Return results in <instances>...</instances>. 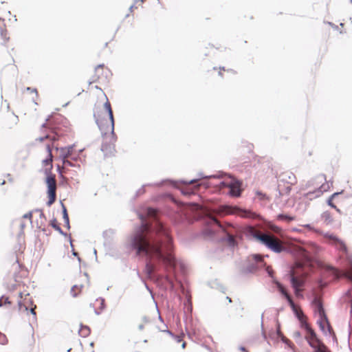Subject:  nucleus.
<instances>
[{"label":"nucleus","mask_w":352,"mask_h":352,"mask_svg":"<svg viewBox=\"0 0 352 352\" xmlns=\"http://www.w3.org/2000/svg\"><path fill=\"white\" fill-rule=\"evenodd\" d=\"M83 151V149H80L78 151V153L76 155H74V156L72 157V160H74L75 162H77L78 160H80L79 155Z\"/></svg>","instance_id":"38"},{"label":"nucleus","mask_w":352,"mask_h":352,"mask_svg":"<svg viewBox=\"0 0 352 352\" xmlns=\"http://www.w3.org/2000/svg\"><path fill=\"white\" fill-rule=\"evenodd\" d=\"M94 117L102 135L111 132L109 142H104L101 146V151L105 156H111L114 154L115 142L116 137L114 133V119L111 104L107 100L104 104L103 109H97L94 113Z\"/></svg>","instance_id":"2"},{"label":"nucleus","mask_w":352,"mask_h":352,"mask_svg":"<svg viewBox=\"0 0 352 352\" xmlns=\"http://www.w3.org/2000/svg\"><path fill=\"white\" fill-rule=\"evenodd\" d=\"M302 250L306 261H310L311 257L318 254L320 250V248L316 243L309 242L302 249Z\"/></svg>","instance_id":"7"},{"label":"nucleus","mask_w":352,"mask_h":352,"mask_svg":"<svg viewBox=\"0 0 352 352\" xmlns=\"http://www.w3.org/2000/svg\"><path fill=\"white\" fill-rule=\"evenodd\" d=\"M18 305H19V309H21L22 308V303H21V301L19 302Z\"/></svg>","instance_id":"62"},{"label":"nucleus","mask_w":352,"mask_h":352,"mask_svg":"<svg viewBox=\"0 0 352 352\" xmlns=\"http://www.w3.org/2000/svg\"><path fill=\"white\" fill-rule=\"evenodd\" d=\"M78 333L81 337L86 338L90 333V329L87 326H83L81 324Z\"/></svg>","instance_id":"21"},{"label":"nucleus","mask_w":352,"mask_h":352,"mask_svg":"<svg viewBox=\"0 0 352 352\" xmlns=\"http://www.w3.org/2000/svg\"><path fill=\"white\" fill-rule=\"evenodd\" d=\"M323 236L329 240V244L333 245V243H336V241L339 239L336 235L330 233V232H324L322 234Z\"/></svg>","instance_id":"19"},{"label":"nucleus","mask_w":352,"mask_h":352,"mask_svg":"<svg viewBox=\"0 0 352 352\" xmlns=\"http://www.w3.org/2000/svg\"><path fill=\"white\" fill-rule=\"evenodd\" d=\"M46 184L47 186L48 201L47 205L50 206L56 200V182L55 176L52 173L46 174Z\"/></svg>","instance_id":"5"},{"label":"nucleus","mask_w":352,"mask_h":352,"mask_svg":"<svg viewBox=\"0 0 352 352\" xmlns=\"http://www.w3.org/2000/svg\"><path fill=\"white\" fill-rule=\"evenodd\" d=\"M282 340L285 344H287L289 346H291V342L288 339L283 338Z\"/></svg>","instance_id":"47"},{"label":"nucleus","mask_w":352,"mask_h":352,"mask_svg":"<svg viewBox=\"0 0 352 352\" xmlns=\"http://www.w3.org/2000/svg\"><path fill=\"white\" fill-rule=\"evenodd\" d=\"M12 269L14 270V273L16 272V271H19V270L20 269L21 267V265L19 264V261L18 259H16L15 262L13 263L12 265Z\"/></svg>","instance_id":"36"},{"label":"nucleus","mask_w":352,"mask_h":352,"mask_svg":"<svg viewBox=\"0 0 352 352\" xmlns=\"http://www.w3.org/2000/svg\"><path fill=\"white\" fill-rule=\"evenodd\" d=\"M277 219L280 221H285L289 222L293 221L294 217L287 214H280L277 216Z\"/></svg>","instance_id":"23"},{"label":"nucleus","mask_w":352,"mask_h":352,"mask_svg":"<svg viewBox=\"0 0 352 352\" xmlns=\"http://www.w3.org/2000/svg\"><path fill=\"white\" fill-rule=\"evenodd\" d=\"M26 89H27V91H30L32 93H35L36 95L38 94L36 89L31 88V87H27Z\"/></svg>","instance_id":"46"},{"label":"nucleus","mask_w":352,"mask_h":352,"mask_svg":"<svg viewBox=\"0 0 352 352\" xmlns=\"http://www.w3.org/2000/svg\"><path fill=\"white\" fill-rule=\"evenodd\" d=\"M280 177L283 182H285L291 185L296 183V177L292 173L287 172L283 173Z\"/></svg>","instance_id":"13"},{"label":"nucleus","mask_w":352,"mask_h":352,"mask_svg":"<svg viewBox=\"0 0 352 352\" xmlns=\"http://www.w3.org/2000/svg\"><path fill=\"white\" fill-rule=\"evenodd\" d=\"M50 225L52 228H54L56 231H58L60 234L63 235V236H66L67 234L65 233L63 230L61 229V228L58 225L57 223V221H56V219L55 218H54L53 219L51 220L50 221Z\"/></svg>","instance_id":"22"},{"label":"nucleus","mask_w":352,"mask_h":352,"mask_svg":"<svg viewBox=\"0 0 352 352\" xmlns=\"http://www.w3.org/2000/svg\"><path fill=\"white\" fill-rule=\"evenodd\" d=\"M279 292L287 298V296H290L284 289L283 286L278 281H275Z\"/></svg>","instance_id":"26"},{"label":"nucleus","mask_w":352,"mask_h":352,"mask_svg":"<svg viewBox=\"0 0 352 352\" xmlns=\"http://www.w3.org/2000/svg\"><path fill=\"white\" fill-rule=\"evenodd\" d=\"M307 333H309V337L307 338V340H314L316 342H318V338L315 331L311 328L308 329Z\"/></svg>","instance_id":"25"},{"label":"nucleus","mask_w":352,"mask_h":352,"mask_svg":"<svg viewBox=\"0 0 352 352\" xmlns=\"http://www.w3.org/2000/svg\"><path fill=\"white\" fill-rule=\"evenodd\" d=\"M75 147V144H72L65 147H56V150L60 151L59 159L62 161V163L64 166H67L70 167H74L79 169L80 168V164L79 163H73L71 160H68V157H71L74 156L73 155L74 149Z\"/></svg>","instance_id":"4"},{"label":"nucleus","mask_w":352,"mask_h":352,"mask_svg":"<svg viewBox=\"0 0 352 352\" xmlns=\"http://www.w3.org/2000/svg\"><path fill=\"white\" fill-rule=\"evenodd\" d=\"M35 211H39V214H39V217H40L41 219H45V214H44V213H43L42 210H41V209H35Z\"/></svg>","instance_id":"42"},{"label":"nucleus","mask_w":352,"mask_h":352,"mask_svg":"<svg viewBox=\"0 0 352 352\" xmlns=\"http://www.w3.org/2000/svg\"><path fill=\"white\" fill-rule=\"evenodd\" d=\"M221 175H208V176H206L204 175L203 173H199V178L197 179H192L190 181H188V182H183L184 183H186V184H194L196 182H197L198 180H199L200 179H202V178H206V179H209V178H220L221 177Z\"/></svg>","instance_id":"15"},{"label":"nucleus","mask_w":352,"mask_h":352,"mask_svg":"<svg viewBox=\"0 0 352 352\" xmlns=\"http://www.w3.org/2000/svg\"><path fill=\"white\" fill-rule=\"evenodd\" d=\"M152 184H145V185H143L142 186V188H140V189H138L137 191H136V196H139L140 195H142L145 192V190H144V188L145 186H151Z\"/></svg>","instance_id":"34"},{"label":"nucleus","mask_w":352,"mask_h":352,"mask_svg":"<svg viewBox=\"0 0 352 352\" xmlns=\"http://www.w3.org/2000/svg\"><path fill=\"white\" fill-rule=\"evenodd\" d=\"M103 67H104V65H103V64H100V65H98L96 67V69H95V72H96V76H95V77H94V79L93 80V81H96L97 79L100 78V76H99V74H98V72H99L100 69H102Z\"/></svg>","instance_id":"29"},{"label":"nucleus","mask_w":352,"mask_h":352,"mask_svg":"<svg viewBox=\"0 0 352 352\" xmlns=\"http://www.w3.org/2000/svg\"><path fill=\"white\" fill-rule=\"evenodd\" d=\"M220 187H228L229 194L232 197H239L241 195L240 182L232 179L230 182L223 181L219 184Z\"/></svg>","instance_id":"6"},{"label":"nucleus","mask_w":352,"mask_h":352,"mask_svg":"<svg viewBox=\"0 0 352 352\" xmlns=\"http://www.w3.org/2000/svg\"><path fill=\"white\" fill-rule=\"evenodd\" d=\"M0 34L1 37L5 39V41L7 42L9 39V38H7L6 34H4V30L2 28H0Z\"/></svg>","instance_id":"41"},{"label":"nucleus","mask_w":352,"mask_h":352,"mask_svg":"<svg viewBox=\"0 0 352 352\" xmlns=\"http://www.w3.org/2000/svg\"><path fill=\"white\" fill-rule=\"evenodd\" d=\"M77 287H78L77 285H74V286L72 287V289H71L70 292H71V294H72V296L73 297H76V296H77V294H76V293L74 292V289H75V288H76Z\"/></svg>","instance_id":"44"},{"label":"nucleus","mask_w":352,"mask_h":352,"mask_svg":"<svg viewBox=\"0 0 352 352\" xmlns=\"http://www.w3.org/2000/svg\"><path fill=\"white\" fill-rule=\"evenodd\" d=\"M253 258L255 261V262H256V263H260V262L263 261L262 256L258 255V254H254L253 255Z\"/></svg>","instance_id":"39"},{"label":"nucleus","mask_w":352,"mask_h":352,"mask_svg":"<svg viewBox=\"0 0 352 352\" xmlns=\"http://www.w3.org/2000/svg\"><path fill=\"white\" fill-rule=\"evenodd\" d=\"M338 250L343 252L346 253L347 252V248L345 245L344 242L341 239H338L336 243H333V245Z\"/></svg>","instance_id":"16"},{"label":"nucleus","mask_w":352,"mask_h":352,"mask_svg":"<svg viewBox=\"0 0 352 352\" xmlns=\"http://www.w3.org/2000/svg\"><path fill=\"white\" fill-rule=\"evenodd\" d=\"M234 240V238L232 236H229V241H233Z\"/></svg>","instance_id":"63"},{"label":"nucleus","mask_w":352,"mask_h":352,"mask_svg":"<svg viewBox=\"0 0 352 352\" xmlns=\"http://www.w3.org/2000/svg\"><path fill=\"white\" fill-rule=\"evenodd\" d=\"M307 342L310 346L315 349V352H326L324 351V346L320 343L318 339L317 342L314 339L308 340Z\"/></svg>","instance_id":"12"},{"label":"nucleus","mask_w":352,"mask_h":352,"mask_svg":"<svg viewBox=\"0 0 352 352\" xmlns=\"http://www.w3.org/2000/svg\"><path fill=\"white\" fill-rule=\"evenodd\" d=\"M338 212L341 213V211L339 208L336 207V208H334Z\"/></svg>","instance_id":"64"},{"label":"nucleus","mask_w":352,"mask_h":352,"mask_svg":"<svg viewBox=\"0 0 352 352\" xmlns=\"http://www.w3.org/2000/svg\"><path fill=\"white\" fill-rule=\"evenodd\" d=\"M52 116H48V117L46 118L45 122L42 124V127H45L47 122L50 120Z\"/></svg>","instance_id":"50"},{"label":"nucleus","mask_w":352,"mask_h":352,"mask_svg":"<svg viewBox=\"0 0 352 352\" xmlns=\"http://www.w3.org/2000/svg\"><path fill=\"white\" fill-rule=\"evenodd\" d=\"M141 226L126 239L125 247L129 251H135L137 256L146 258L144 271L148 277L163 268L166 272H174L177 261L174 253L172 237L167 228L158 220L149 225L139 214Z\"/></svg>","instance_id":"1"},{"label":"nucleus","mask_w":352,"mask_h":352,"mask_svg":"<svg viewBox=\"0 0 352 352\" xmlns=\"http://www.w3.org/2000/svg\"><path fill=\"white\" fill-rule=\"evenodd\" d=\"M3 304H10V302L8 300V298L4 297V299L3 300Z\"/></svg>","instance_id":"52"},{"label":"nucleus","mask_w":352,"mask_h":352,"mask_svg":"<svg viewBox=\"0 0 352 352\" xmlns=\"http://www.w3.org/2000/svg\"><path fill=\"white\" fill-rule=\"evenodd\" d=\"M240 350L242 351H245V348L243 347V346H241L240 348Z\"/></svg>","instance_id":"61"},{"label":"nucleus","mask_w":352,"mask_h":352,"mask_svg":"<svg viewBox=\"0 0 352 352\" xmlns=\"http://www.w3.org/2000/svg\"><path fill=\"white\" fill-rule=\"evenodd\" d=\"M252 235L261 244L275 253H280L285 250L280 240L272 234L256 232Z\"/></svg>","instance_id":"3"},{"label":"nucleus","mask_w":352,"mask_h":352,"mask_svg":"<svg viewBox=\"0 0 352 352\" xmlns=\"http://www.w3.org/2000/svg\"><path fill=\"white\" fill-rule=\"evenodd\" d=\"M305 228L310 230H314V227L311 225V224H305L303 226Z\"/></svg>","instance_id":"49"},{"label":"nucleus","mask_w":352,"mask_h":352,"mask_svg":"<svg viewBox=\"0 0 352 352\" xmlns=\"http://www.w3.org/2000/svg\"><path fill=\"white\" fill-rule=\"evenodd\" d=\"M146 213H147L148 216H149L151 217H155L156 216L157 212L154 208H148L146 209Z\"/></svg>","instance_id":"31"},{"label":"nucleus","mask_w":352,"mask_h":352,"mask_svg":"<svg viewBox=\"0 0 352 352\" xmlns=\"http://www.w3.org/2000/svg\"><path fill=\"white\" fill-rule=\"evenodd\" d=\"M3 299H4V296H2L1 298H0V307L3 306Z\"/></svg>","instance_id":"56"},{"label":"nucleus","mask_w":352,"mask_h":352,"mask_svg":"<svg viewBox=\"0 0 352 352\" xmlns=\"http://www.w3.org/2000/svg\"><path fill=\"white\" fill-rule=\"evenodd\" d=\"M267 273L270 277H273V271L272 269H270L269 267H267L266 268Z\"/></svg>","instance_id":"45"},{"label":"nucleus","mask_w":352,"mask_h":352,"mask_svg":"<svg viewBox=\"0 0 352 352\" xmlns=\"http://www.w3.org/2000/svg\"><path fill=\"white\" fill-rule=\"evenodd\" d=\"M312 304L315 306L314 311L315 314H318V318L320 317L325 319V316L327 315L324 312L322 302L318 298H314Z\"/></svg>","instance_id":"10"},{"label":"nucleus","mask_w":352,"mask_h":352,"mask_svg":"<svg viewBox=\"0 0 352 352\" xmlns=\"http://www.w3.org/2000/svg\"><path fill=\"white\" fill-rule=\"evenodd\" d=\"M287 300L290 305V307L292 308L293 311H295L296 309L295 304L294 301L292 300L291 296H287Z\"/></svg>","instance_id":"37"},{"label":"nucleus","mask_w":352,"mask_h":352,"mask_svg":"<svg viewBox=\"0 0 352 352\" xmlns=\"http://www.w3.org/2000/svg\"><path fill=\"white\" fill-rule=\"evenodd\" d=\"M165 327H163V329H160V331H162V332H166L167 333V326L166 324H164Z\"/></svg>","instance_id":"54"},{"label":"nucleus","mask_w":352,"mask_h":352,"mask_svg":"<svg viewBox=\"0 0 352 352\" xmlns=\"http://www.w3.org/2000/svg\"><path fill=\"white\" fill-rule=\"evenodd\" d=\"M295 314H296V316L297 317V318L298 319L299 321H302V319L304 318V314L301 311H298L297 309H296L295 311H294Z\"/></svg>","instance_id":"33"},{"label":"nucleus","mask_w":352,"mask_h":352,"mask_svg":"<svg viewBox=\"0 0 352 352\" xmlns=\"http://www.w3.org/2000/svg\"><path fill=\"white\" fill-rule=\"evenodd\" d=\"M338 250L343 252L346 253L347 252V248L345 245L344 242L341 239H338L336 243H333V245Z\"/></svg>","instance_id":"17"},{"label":"nucleus","mask_w":352,"mask_h":352,"mask_svg":"<svg viewBox=\"0 0 352 352\" xmlns=\"http://www.w3.org/2000/svg\"><path fill=\"white\" fill-rule=\"evenodd\" d=\"M46 148H47V151L48 152V157L47 159L43 160V164L44 165H50V168H46L45 170V174H49V173H51V170L52 168L53 156L52 154L51 147L49 144L47 145Z\"/></svg>","instance_id":"11"},{"label":"nucleus","mask_w":352,"mask_h":352,"mask_svg":"<svg viewBox=\"0 0 352 352\" xmlns=\"http://www.w3.org/2000/svg\"><path fill=\"white\" fill-rule=\"evenodd\" d=\"M226 213H231V210L229 207H226Z\"/></svg>","instance_id":"60"},{"label":"nucleus","mask_w":352,"mask_h":352,"mask_svg":"<svg viewBox=\"0 0 352 352\" xmlns=\"http://www.w3.org/2000/svg\"><path fill=\"white\" fill-rule=\"evenodd\" d=\"M165 327H163V329H160V331H162V332H166L167 333V326L166 324H164Z\"/></svg>","instance_id":"55"},{"label":"nucleus","mask_w":352,"mask_h":352,"mask_svg":"<svg viewBox=\"0 0 352 352\" xmlns=\"http://www.w3.org/2000/svg\"><path fill=\"white\" fill-rule=\"evenodd\" d=\"M143 320H144V322H146V323H147V322H149V319H148L147 317H146V316H144V317L143 318Z\"/></svg>","instance_id":"58"},{"label":"nucleus","mask_w":352,"mask_h":352,"mask_svg":"<svg viewBox=\"0 0 352 352\" xmlns=\"http://www.w3.org/2000/svg\"><path fill=\"white\" fill-rule=\"evenodd\" d=\"M317 324L319 326L320 331L324 334L327 335L331 333V327L328 321V318L327 316H325V319L323 318L319 317L316 322Z\"/></svg>","instance_id":"8"},{"label":"nucleus","mask_w":352,"mask_h":352,"mask_svg":"<svg viewBox=\"0 0 352 352\" xmlns=\"http://www.w3.org/2000/svg\"><path fill=\"white\" fill-rule=\"evenodd\" d=\"M300 325H301V327L305 329V330L307 331L308 329H310L311 327H309V325L308 324V323L303 319H302V321H300Z\"/></svg>","instance_id":"35"},{"label":"nucleus","mask_w":352,"mask_h":352,"mask_svg":"<svg viewBox=\"0 0 352 352\" xmlns=\"http://www.w3.org/2000/svg\"><path fill=\"white\" fill-rule=\"evenodd\" d=\"M339 194V192H335L333 193L330 197L329 199H328L327 201V204L329 206H331V208H336V206L334 205L332 202V199L334 197H336V195H338Z\"/></svg>","instance_id":"30"},{"label":"nucleus","mask_w":352,"mask_h":352,"mask_svg":"<svg viewBox=\"0 0 352 352\" xmlns=\"http://www.w3.org/2000/svg\"><path fill=\"white\" fill-rule=\"evenodd\" d=\"M290 282L292 286L294 289L295 294L298 296L300 294V287L302 286L304 281L302 278H298L294 275V274H291Z\"/></svg>","instance_id":"9"},{"label":"nucleus","mask_w":352,"mask_h":352,"mask_svg":"<svg viewBox=\"0 0 352 352\" xmlns=\"http://www.w3.org/2000/svg\"><path fill=\"white\" fill-rule=\"evenodd\" d=\"M30 312L34 317L36 316V312L34 309H30Z\"/></svg>","instance_id":"57"},{"label":"nucleus","mask_w":352,"mask_h":352,"mask_svg":"<svg viewBox=\"0 0 352 352\" xmlns=\"http://www.w3.org/2000/svg\"><path fill=\"white\" fill-rule=\"evenodd\" d=\"M8 341L6 335L0 332V344L5 345L8 343Z\"/></svg>","instance_id":"32"},{"label":"nucleus","mask_w":352,"mask_h":352,"mask_svg":"<svg viewBox=\"0 0 352 352\" xmlns=\"http://www.w3.org/2000/svg\"><path fill=\"white\" fill-rule=\"evenodd\" d=\"M62 208H63V219L64 220L65 226L67 227V229H69L70 225H69V216H68V214L67 212V209L63 204H62Z\"/></svg>","instance_id":"20"},{"label":"nucleus","mask_w":352,"mask_h":352,"mask_svg":"<svg viewBox=\"0 0 352 352\" xmlns=\"http://www.w3.org/2000/svg\"><path fill=\"white\" fill-rule=\"evenodd\" d=\"M49 138V135H45V137H41V138H39V140L41 142H43L44 140L47 139Z\"/></svg>","instance_id":"53"},{"label":"nucleus","mask_w":352,"mask_h":352,"mask_svg":"<svg viewBox=\"0 0 352 352\" xmlns=\"http://www.w3.org/2000/svg\"><path fill=\"white\" fill-rule=\"evenodd\" d=\"M329 188V184H322L320 186V188L315 192L316 193V196H320L323 192H325Z\"/></svg>","instance_id":"24"},{"label":"nucleus","mask_w":352,"mask_h":352,"mask_svg":"<svg viewBox=\"0 0 352 352\" xmlns=\"http://www.w3.org/2000/svg\"><path fill=\"white\" fill-rule=\"evenodd\" d=\"M167 333L169 334L177 342H180L182 340V336L174 335L170 331L167 330Z\"/></svg>","instance_id":"28"},{"label":"nucleus","mask_w":352,"mask_h":352,"mask_svg":"<svg viewBox=\"0 0 352 352\" xmlns=\"http://www.w3.org/2000/svg\"><path fill=\"white\" fill-rule=\"evenodd\" d=\"M210 221L211 223H215V224H217V225H218V226H220V223H219V221H218V220H217L216 218H214V217H210Z\"/></svg>","instance_id":"43"},{"label":"nucleus","mask_w":352,"mask_h":352,"mask_svg":"<svg viewBox=\"0 0 352 352\" xmlns=\"http://www.w3.org/2000/svg\"><path fill=\"white\" fill-rule=\"evenodd\" d=\"M257 270V266L254 263H250L242 270V273L244 274L254 273Z\"/></svg>","instance_id":"18"},{"label":"nucleus","mask_w":352,"mask_h":352,"mask_svg":"<svg viewBox=\"0 0 352 352\" xmlns=\"http://www.w3.org/2000/svg\"><path fill=\"white\" fill-rule=\"evenodd\" d=\"M32 213L33 212L30 211L29 212L25 214L23 217L25 219H29L30 222L32 223Z\"/></svg>","instance_id":"40"},{"label":"nucleus","mask_w":352,"mask_h":352,"mask_svg":"<svg viewBox=\"0 0 352 352\" xmlns=\"http://www.w3.org/2000/svg\"><path fill=\"white\" fill-rule=\"evenodd\" d=\"M294 338H300V333L299 331L294 332Z\"/></svg>","instance_id":"51"},{"label":"nucleus","mask_w":352,"mask_h":352,"mask_svg":"<svg viewBox=\"0 0 352 352\" xmlns=\"http://www.w3.org/2000/svg\"><path fill=\"white\" fill-rule=\"evenodd\" d=\"M98 300L100 301V311H102L105 308L104 299L102 298H99ZM94 312L96 315H100L101 313V311H98L96 309H95Z\"/></svg>","instance_id":"27"},{"label":"nucleus","mask_w":352,"mask_h":352,"mask_svg":"<svg viewBox=\"0 0 352 352\" xmlns=\"http://www.w3.org/2000/svg\"><path fill=\"white\" fill-rule=\"evenodd\" d=\"M144 324H140V325L138 326V329H139L140 330H143V329H144Z\"/></svg>","instance_id":"59"},{"label":"nucleus","mask_w":352,"mask_h":352,"mask_svg":"<svg viewBox=\"0 0 352 352\" xmlns=\"http://www.w3.org/2000/svg\"><path fill=\"white\" fill-rule=\"evenodd\" d=\"M320 218L323 221V223L329 226L333 223V217L329 211H324L321 214Z\"/></svg>","instance_id":"14"},{"label":"nucleus","mask_w":352,"mask_h":352,"mask_svg":"<svg viewBox=\"0 0 352 352\" xmlns=\"http://www.w3.org/2000/svg\"><path fill=\"white\" fill-rule=\"evenodd\" d=\"M328 24L331 26L334 30H338V25H334L333 23L331 22H328Z\"/></svg>","instance_id":"48"}]
</instances>
